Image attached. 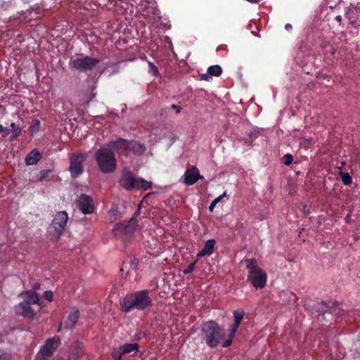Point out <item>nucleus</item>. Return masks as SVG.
Here are the masks:
<instances>
[{
    "label": "nucleus",
    "mask_w": 360,
    "mask_h": 360,
    "mask_svg": "<svg viewBox=\"0 0 360 360\" xmlns=\"http://www.w3.org/2000/svg\"><path fill=\"white\" fill-rule=\"evenodd\" d=\"M198 259H199L197 258V259L195 262L189 264L188 266H187V268L183 271L184 274L186 275V274H191L192 271H193L195 264Z\"/></svg>",
    "instance_id": "35"
},
{
    "label": "nucleus",
    "mask_w": 360,
    "mask_h": 360,
    "mask_svg": "<svg viewBox=\"0 0 360 360\" xmlns=\"http://www.w3.org/2000/svg\"><path fill=\"white\" fill-rule=\"evenodd\" d=\"M209 75L214 77H219L222 73V68L219 65H211L207 68Z\"/></svg>",
    "instance_id": "25"
},
{
    "label": "nucleus",
    "mask_w": 360,
    "mask_h": 360,
    "mask_svg": "<svg viewBox=\"0 0 360 360\" xmlns=\"http://www.w3.org/2000/svg\"><path fill=\"white\" fill-rule=\"evenodd\" d=\"M171 108L174 110H175L176 113H179L182 109V108L179 105H175V104H172L171 105Z\"/></svg>",
    "instance_id": "42"
},
{
    "label": "nucleus",
    "mask_w": 360,
    "mask_h": 360,
    "mask_svg": "<svg viewBox=\"0 0 360 360\" xmlns=\"http://www.w3.org/2000/svg\"><path fill=\"white\" fill-rule=\"evenodd\" d=\"M111 356L114 360H122V356H124L123 354H122L121 350L118 349H115L112 353Z\"/></svg>",
    "instance_id": "34"
},
{
    "label": "nucleus",
    "mask_w": 360,
    "mask_h": 360,
    "mask_svg": "<svg viewBox=\"0 0 360 360\" xmlns=\"http://www.w3.org/2000/svg\"><path fill=\"white\" fill-rule=\"evenodd\" d=\"M237 330H238V328H235L234 326H232L231 329L230 330L229 335V338L232 340L235 337Z\"/></svg>",
    "instance_id": "39"
},
{
    "label": "nucleus",
    "mask_w": 360,
    "mask_h": 360,
    "mask_svg": "<svg viewBox=\"0 0 360 360\" xmlns=\"http://www.w3.org/2000/svg\"><path fill=\"white\" fill-rule=\"evenodd\" d=\"M68 219L69 217L65 211H60L55 214L51 224V228L53 229L56 232L57 239L63 234Z\"/></svg>",
    "instance_id": "9"
},
{
    "label": "nucleus",
    "mask_w": 360,
    "mask_h": 360,
    "mask_svg": "<svg viewBox=\"0 0 360 360\" xmlns=\"http://www.w3.org/2000/svg\"><path fill=\"white\" fill-rule=\"evenodd\" d=\"M349 215H347V219H349Z\"/></svg>",
    "instance_id": "54"
},
{
    "label": "nucleus",
    "mask_w": 360,
    "mask_h": 360,
    "mask_svg": "<svg viewBox=\"0 0 360 360\" xmlns=\"http://www.w3.org/2000/svg\"><path fill=\"white\" fill-rule=\"evenodd\" d=\"M232 343V340L231 339H228L226 340V341H224L222 344V347H228L229 346H230Z\"/></svg>",
    "instance_id": "43"
},
{
    "label": "nucleus",
    "mask_w": 360,
    "mask_h": 360,
    "mask_svg": "<svg viewBox=\"0 0 360 360\" xmlns=\"http://www.w3.org/2000/svg\"><path fill=\"white\" fill-rule=\"evenodd\" d=\"M148 65L150 67V70L151 73L153 75L157 76L159 73L158 68L151 62L148 63Z\"/></svg>",
    "instance_id": "38"
},
{
    "label": "nucleus",
    "mask_w": 360,
    "mask_h": 360,
    "mask_svg": "<svg viewBox=\"0 0 360 360\" xmlns=\"http://www.w3.org/2000/svg\"><path fill=\"white\" fill-rule=\"evenodd\" d=\"M225 49H226V45H220L217 48V50H225Z\"/></svg>",
    "instance_id": "45"
},
{
    "label": "nucleus",
    "mask_w": 360,
    "mask_h": 360,
    "mask_svg": "<svg viewBox=\"0 0 360 360\" xmlns=\"http://www.w3.org/2000/svg\"><path fill=\"white\" fill-rule=\"evenodd\" d=\"M201 332L206 345L210 348H215L224 337V331L214 321H209L202 324Z\"/></svg>",
    "instance_id": "3"
},
{
    "label": "nucleus",
    "mask_w": 360,
    "mask_h": 360,
    "mask_svg": "<svg viewBox=\"0 0 360 360\" xmlns=\"http://www.w3.org/2000/svg\"><path fill=\"white\" fill-rule=\"evenodd\" d=\"M11 129H15V128H18V127H16L15 124L14 122H12L11 124Z\"/></svg>",
    "instance_id": "50"
},
{
    "label": "nucleus",
    "mask_w": 360,
    "mask_h": 360,
    "mask_svg": "<svg viewBox=\"0 0 360 360\" xmlns=\"http://www.w3.org/2000/svg\"><path fill=\"white\" fill-rule=\"evenodd\" d=\"M244 315H245V312L243 310L234 311H233L234 323L232 326H234L235 328H238Z\"/></svg>",
    "instance_id": "24"
},
{
    "label": "nucleus",
    "mask_w": 360,
    "mask_h": 360,
    "mask_svg": "<svg viewBox=\"0 0 360 360\" xmlns=\"http://www.w3.org/2000/svg\"><path fill=\"white\" fill-rule=\"evenodd\" d=\"M43 297L49 302H51L53 297V292L51 290H46L44 292Z\"/></svg>",
    "instance_id": "37"
},
{
    "label": "nucleus",
    "mask_w": 360,
    "mask_h": 360,
    "mask_svg": "<svg viewBox=\"0 0 360 360\" xmlns=\"http://www.w3.org/2000/svg\"><path fill=\"white\" fill-rule=\"evenodd\" d=\"M335 19L338 21V22H340L341 20H342V17L340 15H338L336 16Z\"/></svg>",
    "instance_id": "51"
},
{
    "label": "nucleus",
    "mask_w": 360,
    "mask_h": 360,
    "mask_svg": "<svg viewBox=\"0 0 360 360\" xmlns=\"http://www.w3.org/2000/svg\"><path fill=\"white\" fill-rule=\"evenodd\" d=\"M183 182L187 186H191L196 183L199 179H202L203 176L200 174L198 169L193 166L187 169L184 174Z\"/></svg>",
    "instance_id": "13"
},
{
    "label": "nucleus",
    "mask_w": 360,
    "mask_h": 360,
    "mask_svg": "<svg viewBox=\"0 0 360 360\" xmlns=\"http://www.w3.org/2000/svg\"><path fill=\"white\" fill-rule=\"evenodd\" d=\"M100 63V59L83 54L71 57L69 61V67L78 72L87 73L91 72Z\"/></svg>",
    "instance_id": "5"
},
{
    "label": "nucleus",
    "mask_w": 360,
    "mask_h": 360,
    "mask_svg": "<svg viewBox=\"0 0 360 360\" xmlns=\"http://www.w3.org/2000/svg\"><path fill=\"white\" fill-rule=\"evenodd\" d=\"M314 309L319 313V316L324 314L326 313H329L331 314H339L338 313L336 312V307L335 306V304L333 303L330 306V305H329V304H328L325 301H322L320 303H317L314 306Z\"/></svg>",
    "instance_id": "16"
},
{
    "label": "nucleus",
    "mask_w": 360,
    "mask_h": 360,
    "mask_svg": "<svg viewBox=\"0 0 360 360\" xmlns=\"http://www.w3.org/2000/svg\"><path fill=\"white\" fill-rule=\"evenodd\" d=\"M39 288H40V284H39V283H35V284L34 285V286H33V288H34V290H38V289H39Z\"/></svg>",
    "instance_id": "47"
},
{
    "label": "nucleus",
    "mask_w": 360,
    "mask_h": 360,
    "mask_svg": "<svg viewBox=\"0 0 360 360\" xmlns=\"http://www.w3.org/2000/svg\"><path fill=\"white\" fill-rule=\"evenodd\" d=\"M247 1L252 4H257L258 3V0H247Z\"/></svg>",
    "instance_id": "49"
},
{
    "label": "nucleus",
    "mask_w": 360,
    "mask_h": 360,
    "mask_svg": "<svg viewBox=\"0 0 360 360\" xmlns=\"http://www.w3.org/2000/svg\"><path fill=\"white\" fill-rule=\"evenodd\" d=\"M216 241L214 239H209L205 242L204 248L197 254L196 257L200 259L205 255H211L214 250Z\"/></svg>",
    "instance_id": "18"
},
{
    "label": "nucleus",
    "mask_w": 360,
    "mask_h": 360,
    "mask_svg": "<svg viewBox=\"0 0 360 360\" xmlns=\"http://www.w3.org/2000/svg\"><path fill=\"white\" fill-rule=\"evenodd\" d=\"M4 4H5V3H4V4L1 5V7H4Z\"/></svg>",
    "instance_id": "55"
},
{
    "label": "nucleus",
    "mask_w": 360,
    "mask_h": 360,
    "mask_svg": "<svg viewBox=\"0 0 360 360\" xmlns=\"http://www.w3.org/2000/svg\"><path fill=\"white\" fill-rule=\"evenodd\" d=\"M139 345L137 343H127L119 347L122 354L124 355L132 352H138Z\"/></svg>",
    "instance_id": "22"
},
{
    "label": "nucleus",
    "mask_w": 360,
    "mask_h": 360,
    "mask_svg": "<svg viewBox=\"0 0 360 360\" xmlns=\"http://www.w3.org/2000/svg\"><path fill=\"white\" fill-rule=\"evenodd\" d=\"M82 355V350L79 347L75 348L68 356V360H79Z\"/></svg>",
    "instance_id": "28"
},
{
    "label": "nucleus",
    "mask_w": 360,
    "mask_h": 360,
    "mask_svg": "<svg viewBox=\"0 0 360 360\" xmlns=\"http://www.w3.org/2000/svg\"><path fill=\"white\" fill-rule=\"evenodd\" d=\"M339 175L341 177L342 183L346 185H350L352 182V178L347 172H340Z\"/></svg>",
    "instance_id": "29"
},
{
    "label": "nucleus",
    "mask_w": 360,
    "mask_h": 360,
    "mask_svg": "<svg viewBox=\"0 0 360 360\" xmlns=\"http://www.w3.org/2000/svg\"><path fill=\"white\" fill-rule=\"evenodd\" d=\"M41 158L42 154L35 148L27 154L25 158V162L27 165H35Z\"/></svg>",
    "instance_id": "19"
},
{
    "label": "nucleus",
    "mask_w": 360,
    "mask_h": 360,
    "mask_svg": "<svg viewBox=\"0 0 360 360\" xmlns=\"http://www.w3.org/2000/svg\"><path fill=\"white\" fill-rule=\"evenodd\" d=\"M119 183L122 188L130 191L133 188H136L137 178L133 176L131 171L124 168L122 171V176Z\"/></svg>",
    "instance_id": "11"
},
{
    "label": "nucleus",
    "mask_w": 360,
    "mask_h": 360,
    "mask_svg": "<svg viewBox=\"0 0 360 360\" xmlns=\"http://www.w3.org/2000/svg\"><path fill=\"white\" fill-rule=\"evenodd\" d=\"M349 215H347V219H349Z\"/></svg>",
    "instance_id": "53"
},
{
    "label": "nucleus",
    "mask_w": 360,
    "mask_h": 360,
    "mask_svg": "<svg viewBox=\"0 0 360 360\" xmlns=\"http://www.w3.org/2000/svg\"><path fill=\"white\" fill-rule=\"evenodd\" d=\"M45 6L44 1H41L40 4H34L33 6H32L30 9L27 10L26 11H21L20 14L21 15H23L25 18H27V12L29 13H31L32 11H34L36 14H41L44 11H46V9L44 8Z\"/></svg>",
    "instance_id": "20"
},
{
    "label": "nucleus",
    "mask_w": 360,
    "mask_h": 360,
    "mask_svg": "<svg viewBox=\"0 0 360 360\" xmlns=\"http://www.w3.org/2000/svg\"><path fill=\"white\" fill-rule=\"evenodd\" d=\"M148 290H141L131 294H127L120 301L122 311L129 313L134 309L143 311L153 305V300L149 295Z\"/></svg>",
    "instance_id": "1"
},
{
    "label": "nucleus",
    "mask_w": 360,
    "mask_h": 360,
    "mask_svg": "<svg viewBox=\"0 0 360 360\" xmlns=\"http://www.w3.org/2000/svg\"><path fill=\"white\" fill-rule=\"evenodd\" d=\"M60 344V339L58 336L56 335L49 338L37 354L34 360H49Z\"/></svg>",
    "instance_id": "7"
},
{
    "label": "nucleus",
    "mask_w": 360,
    "mask_h": 360,
    "mask_svg": "<svg viewBox=\"0 0 360 360\" xmlns=\"http://www.w3.org/2000/svg\"><path fill=\"white\" fill-rule=\"evenodd\" d=\"M64 327V325L63 323H60V325H59V327H58V332H60V330L62 329V327Z\"/></svg>",
    "instance_id": "48"
},
{
    "label": "nucleus",
    "mask_w": 360,
    "mask_h": 360,
    "mask_svg": "<svg viewBox=\"0 0 360 360\" xmlns=\"http://www.w3.org/2000/svg\"><path fill=\"white\" fill-rule=\"evenodd\" d=\"M94 3L99 7L110 8V6H115L117 4L116 0H92Z\"/></svg>",
    "instance_id": "23"
},
{
    "label": "nucleus",
    "mask_w": 360,
    "mask_h": 360,
    "mask_svg": "<svg viewBox=\"0 0 360 360\" xmlns=\"http://www.w3.org/2000/svg\"><path fill=\"white\" fill-rule=\"evenodd\" d=\"M152 186L151 182L148 181L143 179L137 178V184L136 186V188L137 189H142V190H147L150 188Z\"/></svg>",
    "instance_id": "26"
},
{
    "label": "nucleus",
    "mask_w": 360,
    "mask_h": 360,
    "mask_svg": "<svg viewBox=\"0 0 360 360\" xmlns=\"http://www.w3.org/2000/svg\"><path fill=\"white\" fill-rule=\"evenodd\" d=\"M145 150V146L134 141H129V153L133 152L134 154L141 155Z\"/></svg>",
    "instance_id": "21"
},
{
    "label": "nucleus",
    "mask_w": 360,
    "mask_h": 360,
    "mask_svg": "<svg viewBox=\"0 0 360 360\" xmlns=\"http://www.w3.org/2000/svg\"><path fill=\"white\" fill-rule=\"evenodd\" d=\"M12 356L8 353H3L0 354V360H11Z\"/></svg>",
    "instance_id": "40"
},
{
    "label": "nucleus",
    "mask_w": 360,
    "mask_h": 360,
    "mask_svg": "<svg viewBox=\"0 0 360 360\" xmlns=\"http://www.w3.org/2000/svg\"><path fill=\"white\" fill-rule=\"evenodd\" d=\"M285 30H290L292 28V25L289 23L286 24L285 26Z\"/></svg>",
    "instance_id": "46"
},
{
    "label": "nucleus",
    "mask_w": 360,
    "mask_h": 360,
    "mask_svg": "<svg viewBox=\"0 0 360 360\" xmlns=\"http://www.w3.org/2000/svg\"><path fill=\"white\" fill-rule=\"evenodd\" d=\"M4 130L2 132L3 133V137H6V136H8L9 134L11 129H9L8 128L5 127H4Z\"/></svg>",
    "instance_id": "44"
},
{
    "label": "nucleus",
    "mask_w": 360,
    "mask_h": 360,
    "mask_svg": "<svg viewBox=\"0 0 360 360\" xmlns=\"http://www.w3.org/2000/svg\"><path fill=\"white\" fill-rule=\"evenodd\" d=\"M4 130V126L0 124V134L2 133Z\"/></svg>",
    "instance_id": "52"
},
{
    "label": "nucleus",
    "mask_w": 360,
    "mask_h": 360,
    "mask_svg": "<svg viewBox=\"0 0 360 360\" xmlns=\"http://www.w3.org/2000/svg\"><path fill=\"white\" fill-rule=\"evenodd\" d=\"M94 159L99 169L104 174L112 173L116 169L117 160L115 153L105 144L96 151Z\"/></svg>",
    "instance_id": "2"
},
{
    "label": "nucleus",
    "mask_w": 360,
    "mask_h": 360,
    "mask_svg": "<svg viewBox=\"0 0 360 360\" xmlns=\"http://www.w3.org/2000/svg\"><path fill=\"white\" fill-rule=\"evenodd\" d=\"M105 146H108L112 151L115 150L121 154H128L129 141L122 138H118L115 141H110L108 143L105 144Z\"/></svg>",
    "instance_id": "12"
},
{
    "label": "nucleus",
    "mask_w": 360,
    "mask_h": 360,
    "mask_svg": "<svg viewBox=\"0 0 360 360\" xmlns=\"http://www.w3.org/2000/svg\"><path fill=\"white\" fill-rule=\"evenodd\" d=\"M292 161H293V157L291 154H289V153L285 154L282 158V162L286 166L290 165L292 162Z\"/></svg>",
    "instance_id": "33"
},
{
    "label": "nucleus",
    "mask_w": 360,
    "mask_h": 360,
    "mask_svg": "<svg viewBox=\"0 0 360 360\" xmlns=\"http://www.w3.org/2000/svg\"><path fill=\"white\" fill-rule=\"evenodd\" d=\"M225 196H226V192H224V193L217 198H216L210 205L209 206V211L212 212L216 205Z\"/></svg>",
    "instance_id": "30"
},
{
    "label": "nucleus",
    "mask_w": 360,
    "mask_h": 360,
    "mask_svg": "<svg viewBox=\"0 0 360 360\" xmlns=\"http://www.w3.org/2000/svg\"><path fill=\"white\" fill-rule=\"evenodd\" d=\"M52 172L51 169H44L39 172L37 176V180L39 181H43L45 180L49 174Z\"/></svg>",
    "instance_id": "31"
},
{
    "label": "nucleus",
    "mask_w": 360,
    "mask_h": 360,
    "mask_svg": "<svg viewBox=\"0 0 360 360\" xmlns=\"http://www.w3.org/2000/svg\"><path fill=\"white\" fill-rule=\"evenodd\" d=\"M76 205L84 214H92L95 210L92 198L84 193H82L78 196Z\"/></svg>",
    "instance_id": "10"
},
{
    "label": "nucleus",
    "mask_w": 360,
    "mask_h": 360,
    "mask_svg": "<svg viewBox=\"0 0 360 360\" xmlns=\"http://www.w3.org/2000/svg\"><path fill=\"white\" fill-rule=\"evenodd\" d=\"M120 214V210L117 205H112L110 210L108 211V218L111 222H113L117 219L118 215Z\"/></svg>",
    "instance_id": "27"
},
{
    "label": "nucleus",
    "mask_w": 360,
    "mask_h": 360,
    "mask_svg": "<svg viewBox=\"0 0 360 360\" xmlns=\"http://www.w3.org/2000/svg\"><path fill=\"white\" fill-rule=\"evenodd\" d=\"M245 263L248 269V281L257 289L264 288L266 283V274L258 266L255 259H245Z\"/></svg>",
    "instance_id": "4"
},
{
    "label": "nucleus",
    "mask_w": 360,
    "mask_h": 360,
    "mask_svg": "<svg viewBox=\"0 0 360 360\" xmlns=\"http://www.w3.org/2000/svg\"><path fill=\"white\" fill-rule=\"evenodd\" d=\"M40 127V121L39 120H34L33 124L31 126V130L32 133H37L39 131Z\"/></svg>",
    "instance_id": "36"
},
{
    "label": "nucleus",
    "mask_w": 360,
    "mask_h": 360,
    "mask_svg": "<svg viewBox=\"0 0 360 360\" xmlns=\"http://www.w3.org/2000/svg\"><path fill=\"white\" fill-rule=\"evenodd\" d=\"M138 214L139 211H136L134 217L129 221L117 223L113 227L112 233L115 236L120 237L123 240L131 237L137 227V220L136 217Z\"/></svg>",
    "instance_id": "6"
},
{
    "label": "nucleus",
    "mask_w": 360,
    "mask_h": 360,
    "mask_svg": "<svg viewBox=\"0 0 360 360\" xmlns=\"http://www.w3.org/2000/svg\"><path fill=\"white\" fill-rule=\"evenodd\" d=\"M21 128L19 127L18 128L11 129L10 133H11V136L10 137V141H13L16 140L19 136L21 134Z\"/></svg>",
    "instance_id": "32"
},
{
    "label": "nucleus",
    "mask_w": 360,
    "mask_h": 360,
    "mask_svg": "<svg viewBox=\"0 0 360 360\" xmlns=\"http://www.w3.org/2000/svg\"><path fill=\"white\" fill-rule=\"evenodd\" d=\"M86 158V153H74L70 155L69 171L72 178H77L84 172L83 163Z\"/></svg>",
    "instance_id": "8"
},
{
    "label": "nucleus",
    "mask_w": 360,
    "mask_h": 360,
    "mask_svg": "<svg viewBox=\"0 0 360 360\" xmlns=\"http://www.w3.org/2000/svg\"><path fill=\"white\" fill-rule=\"evenodd\" d=\"M212 75H209V73L207 72L205 74L200 75V79L205 80V81H210L211 79Z\"/></svg>",
    "instance_id": "41"
},
{
    "label": "nucleus",
    "mask_w": 360,
    "mask_h": 360,
    "mask_svg": "<svg viewBox=\"0 0 360 360\" xmlns=\"http://www.w3.org/2000/svg\"><path fill=\"white\" fill-rule=\"evenodd\" d=\"M79 318V311L77 309H72L68 316L67 320L63 323L64 328L71 330L75 328Z\"/></svg>",
    "instance_id": "17"
},
{
    "label": "nucleus",
    "mask_w": 360,
    "mask_h": 360,
    "mask_svg": "<svg viewBox=\"0 0 360 360\" xmlns=\"http://www.w3.org/2000/svg\"><path fill=\"white\" fill-rule=\"evenodd\" d=\"M15 311L16 314L27 318H33L36 315V313L31 307V305L27 304L24 302H20L15 307Z\"/></svg>",
    "instance_id": "15"
},
{
    "label": "nucleus",
    "mask_w": 360,
    "mask_h": 360,
    "mask_svg": "<svg viewBox=\"0 0 360 360\" xmlns=\"http://www.w3.org/2000/svg\"><path fill=\"white\" fill-rule=\"evenodd\" d=\"M19 297L22 299V302L27 304H41L39 294L33 290L23 291L19 295Z\"/></svg>",
    "instance_id": "14"
}]
</instances>
